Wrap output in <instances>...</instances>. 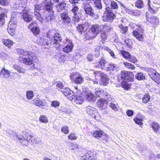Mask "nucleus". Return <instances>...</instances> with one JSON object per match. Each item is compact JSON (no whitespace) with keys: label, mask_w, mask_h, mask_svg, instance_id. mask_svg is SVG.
Returning a JSON list of instances; mask_svg holds the SVG:
<instances>
[{"label":"nucleus","mask_w":160,"mask_h":160,"mask_svg":"<svg viewBox=\"0 0 160 160\" xmlns=\"http://www.w3.org/2000/svg\"><path fill=\"white\" fill-rule=\"evenodd\" d=\"M39 119V121L45 123L48 122L47 117L43 115L40 116Z\"/></svg>","instance_id":"13d9d810"},{"label":"nucleus","mask_w":160,"mask_h":160,"mask_svg":"<svg viewBox=\"0 0 160 160\" xmlns=\"http://www.w3.org/2000/svg\"><path fill=\"white\" fill-rule=\"evenodd\" d=\"M32 102V103L40 107L45 106L46 104L45 100L39 99H34Z\"/></svg>","instance_id":"dca6fc26"},{"label":"nucleus","mask_w":160,"mask_h":160,"mask_svg":"<svg viewBox=\"0 0 160 160\" xmlns=\"http://www.w3.org/2000/svg\"><path fill=\"white\" fill-rule=\"evenodd\" d=\"M104 73L102 72L101 71H97L94 72L93 74L95 78H97L98 77H100L101 78L102 76V74H103Z\"/></svg>","instance_id":"052dcab7"},{"label":"nucleus","mask_w":160,"mask_h":160,"mask_svg":"<svg viewBox=\"0 0 160 160\" xmlns=\"http://www.w3.org/2000/svg\"><path fill=\"white\" fill-rule=\"evenodd\" d=\"M119 27L120 29V32L122 33H125L128 31V28L127 26H124L122 24H120L119 25Z\"/></svg>","instance_id":"49530a36"},{"label":"nucleus","mask_w":160,"mask_h":160,"mask_svg":"<svg viewBox=\"0 0 160 160\" xmlns=\"http://www.w3.org/2000/svg\"><path fill=\"white\" fill-rule=\"evenodd\" d=\"M135 78L139 80H142L145 79V77L143 74L141 72L137 73L135 75Z\"/></svg>","instance_id":"72a5a7b5"},{"label":"nucleus","mask_w":160,"mask_h":160,"mask_svg":"<svg viewBox=\"0 0 160 160\" xmlns=\"http://www.w3.org/2000/svg\"><path fill=\"white\" fill-rule=\"evenodd\" d=\"M83 157H86V159H85L86 160L87 159L88 160H94L96 159V157L92 155L91 153H87L85 155L83 156Z\"/></svg>","instance_id":"ea45409f"},{"label":"nucleus","mask_w":160,"mask_h":160,"mask_svg":"<svg viewBox=\"0 0 160 160\" xmlns=\"http://www.w3.org/2000/svg\"><path fill=\"white\" fill-rule=\"evenodd\" d=\"M149 76L155 82H160V74L152 68H149L148 70Z\"/></svg>","instance_id":"423d86ee"},{"label":"nucleus","mask_w":160,"mask_h":160,"mask_svg":"<svg viewBox=\"0 0 160 160\" xmlns=\"http://www.w3.org/2000/svg\"><path fill=\"white\" fill-rule=\"evenodd\" d=\"M53 4L51 2H47L45 7L44 10L48 12H54L53 10Z\"/></svg>","instance_id":"412c9836"},{"label":"nucleus","mask_w":160,"mask_h":160,"mask_svg":"<svg viewBox=\"0 0 160 160\" xmlns=\"http://www.w3.org/2000/svg\"><path fill=\"white\" fill-rule=\"evenodd\" d=\"M128 60L129 61L134 63L136 62L137 61V59L135 57L131 55Z\"/></svg>","instance_id":"69168bd1"},{"label":"nucleus","mask_w":160,"mask_h":160,"mask_svg":"<svg viewBox=\"0 0 160 160\" xmlns=\"http://www.w3.org/2000/svg\"><path fill=\"white\" fill-rule=\"evenodd\" d=\"M150 1L148 0V10L150 13L155 14L157 12L158 8L160 7V4H157L152 5L150 4Z\"/></svg>","instance_id":"9b49d317"},{"label":"nucleus","mask_w":160,"mask_h":160,"mask_svg":"<svg viewBox=\"0 0 160 160\" xmlns=\"http://www.w3.org/2000/svg\"><path fill=\"white\" fill-rule=\"evenodd\" d=\"M94 2V4L97 8L99 10L98 13L102 12V6L101 2V0H92Z\"/></svg>","instance_id":"a878e982"},{"label":"nucleus","mask_w":160,"mask_h":160,"mask_svg":"<svg viewBox=\"0 0 160 160\" xmlns=\"http://www.w3.org/2000/svg\"><path fill=\"white\" fill-rule=\"evenodd\" d=\"M143 5V2L142 0H138L135 3L136 6L139 8H142Z\"/></svg>","instance_id":"603ef678"},{"label":"nucleus","mask_w":160,"mask_h":160,"mask_svg":"<svg viewBox=\"0 0 160 160\" xmlns=\"http://www.w3.org/2000/svg\"><path fill=\"white\" fill-rule=\"evenodd\" d=\"M89 24L88 22H85L84 24H78L77 27V31L82 34V32H84L88 28Z\"/></svg>","instance_id":"4468645a"},{"label":"nucleus","mask_w":160,"mask_h":160,"mask_svg":"<svg viewBox=\"0 0 160 160\" xmlns=\"http://www.w3.org/2000/svg\"><path fill=\"white\" fill-rule=\"evenodd\" d=\"M101 82L102 84L104 86L107 85L108 83H109V78L104 73L102 74L100 78Z\"/></svg>","instance_id":"a211bd4d"},{"label":"nucleus","mask_w":160,"mask_h":160,"mask_svg":"<svg viewBox=\"0 0 160 160\" xmlns=\"http://www.w3.org/2000/svg\"><path fill=\"white\" fill-rule=\"evenodd\" d=\"M142 33H140L138 31H133L132 34L138 40L142 41L144 39V37L142 35Z\"/></svg>","instance_id":"393cba45"},{"label":"nucleus","mask_w":160,"mask_h":160,"mask_svg":"<svg viewBox=\"0 0 160 160\" xmlns=\"http://www.w3.org/2000/svg\"><path fill=\"white\" fill-rule=\"evenodd\" d=\"M106 92L104 91L103 90L102 91L101 89L99 88H96L95 89V93L96 95L100 98L103 97V96L104 95V93H105Z\"/></svg>","instance_id":"c756f323"},{"label":"nucleus","mask_w":160,"mask_h":160,"mask_svg":"<svg viewBox=\"0 0 160 160\" xmlns=\"http://www.w3.org/2000/svg\"><path fill=\"white\" fill-rule=\"evenodd\" d=\"M146 18L148 21L151 23H156L158 21V19L156 16H153L152 17L147 18L146 14Z\"/></svg>","instance_id":"e433bc0d"},{"label":"nucleus","mask_w":160,"mask_h":160,"mask_svg":"<svg viewBox=\"0 0 160 160\" xmlns=\"http://www.w3.org/2000/svg\"><path fill=\"white\" fill-rule=\"evenodd\" d=\"M51 33L48 32L47 33V36L41 38L40 41V43L42 46L46 45L50 46L53 44H58L59 45H62V38L61 35L58 33H55L54 35H51Z\"/></svg>","instance_id":"f257e3e1"},{"label":"nucleus","mask_w":160,"mask_h":160,"mask_svg":"<svg viewBox=\"0 0 160 160\" xmlns=\"http://www.w3.org/2000/svg\"><path fill=\"white\" fill-rule=\"evenodd\" d=\"M104 95L103 96V97L105 98L104 99L106 100L108 102V101H112V100L113 101V99L111 97L110 95L107 92H105V93H104Z\"/></svg>","instance_id":"37998d69"},{"label":"nucleus","mask_w":160,"mask_h":160,"mask_svg":"<svg viewBox=\"0 0 160 160\" xmlns=\"http://www.w3.org/2000/svg\"><path fill=\"white\" fill-rule=\"evenodd\" d=\"M123 64L126 68L131 69L132 70L135 69V67L131 63L128 62H124Z\"/></svg>","instance_id":"864d4df0"},{"label":"nucleus","mask_w":160,"mask_h":160,"mask_svg":"<svg viewBox=\"0 0 160 160\" xmlns=\"http://www.w3.org/2000/svg\"><path fill=\"white\" fill-rule=\"evenodd\" d=\"M100 98V99H99V100L97 102V105L102 109H105L107 107L108 104V101L106 100L103 98V97Z\"/></svg>","instance_id":"ddd939ff"},{"label":"nucleus","mask_w":160,"mask_h":160,"mask_svg":"<svg viewBox=\"0 0 160 160\" xmlns=\"http://www.w3.org/2000/svg\"><path fill=\"white\" fill-rule=\"evenodd\" d=\"M10 73V72L9 71L3 68L0 72V75L1 77L4 78H7L9 77Z\"/></svg>","instance_id":"aec40b11"},{"label":"nucleus","mask_w":160,"mask_h":160,"mask_svg":"<svg viewBox=\"0 0 160 160\" xmlns=\"http://www.w3.org/2000/svg\"><path fill=\"white\" fill-rule=\"evenodd\" d=\"M127 76V78H126L124 82H128L129 81L132 82L133 81V76H132V74L130 72H129V74Z\"/></svg>","instance_id":"8fccbe9b"},{"label":"nucleus","mask_w":160,"mask_h":160,"mask_svg":"<svg viewBox=\"0 0 160 160\" xmlns=\"http://www.w3.org/2000/svg\"><path fill=\"white\" fill-rule=\"evenodd\" d=\"M34 14L37 19L42 22L43 21V18L41 17V15L40 13L38 11H35L34 12Z\"/></svg>","instance_id":"a18cd8bd"},{"label":"nucleus","mask_w":160,"mask_h":160,"mask_svg":"<svg viewBox=\"0 0 160 160\" xmlns=\"http://www.w3.org/2000/svg\"><path fill=\"white\" fill-rule=\"evenodd\" d=\"M13 68L18 72L21 73H24L25 71V70L21 68L17 64H14L13 66Z\"/></svg>","instance_id":"4c0bfd02"},{"label":"nucleus","mask_w":160,"mask_h":160,"mask_svg":"<svg viewBox=\"0 0 160 160\" xmlns=\"http://www.w3.org/2000/svg\"><path fill=\"white\" fill-rule=\"evenodd\" d=\"M17 52L19 54L24 56H28L29 57L23 58L22 60L23 63L27 65H31L33 64V62H37L38 59L35 54L32 52L27 51L22 49H17Z\"/></svg>","instance_id":"f03ea898"},{"label":"nucleus","mask_w":160,"mask_h":160,"mask_svg":"<svg viewBox=\"0 0 160 160\" xmlns=\"http://www.w3.org/2000/svg\"><path fill=\"white\" fill-rule=\"evenodd\" d=\"M121 54L126 59H128L131 55L128 52L126 51H122L121 52Z\"/></svg>","instance_id":"5fc2aeb1"},{"label":"nucleus","mask_w":160,"mask_h":160,"mask_svg":"<svg viewBox=\"0 0 160 160\" xmlns=\"http://www.w3.org/2000/svg\"><path fill=\"white\" fill-rule=\"evenodd\" d=\"M62 45H65L63 48V51L66 53L70 52L72 51L73 47V44L71 40L68 38L62 41Z\"/></svg>","instance_id":"20e7f679"},{"label":"nucleus","mask_w":160,"mask_h":160,"mask_svg":"<svg viewBox=\"0 0 160 160\" xmlns=\"http://www.w3.org/2000/svg\"><path fill=\"white\" fill-rule=\"evenodd\" d=\"M3 44L8 48H10L13 44V41L9 39H3L2 40Z\"/></svg>","instance_id":"c85d7f7f"},{"label":"nucleus","mask_w":160,"mask_h":160,"mask_svg":"<svg viewBox=\"0 0 160 160\" xmlns=\"http://www.w3.org/2000/svg\"><path fill=\"white\" fill-rule=\"evenodd\" d=\"M126 12L130 14L133 15H137V13L138 11L137 10H133L132 9H127L126 10Z\"/></svg>","instance_id":"bf43d9fd"},{"label":"nucleus","mask_w":160,"mask_h":160,"mask_svg":"<svg viewBox=\"0 0 160 160\" xmlns=\"http://www.w3.org/2000/svg\"><path fill=\"white\" fill-rule=\"evenodd\" d=\"M102 29H103V31H106L107 32L110 31L111 29L112 26L111 24H105L102 26H101Z\"/></svg>","instance_id":"79ce46f5"},{"label":"nucleus","mask_w":160,"mask_h":160,"mask_svg":"<svg viewBox=\"0 0 160 160\" xmlns=\"http://www.w3.org/2000/svg\"><path fill=\"white\" fill-rule=\"evenodd\" d=\"M54 14V12H48L47 16L46 17L45 21L46 22L53 21L55 17Z\"/></svg>","instance_id":"b1692460"},{"label":"nucleus","mask_w":160,"mask_h":160,"mask_svg":"<svg viewBox=\"0 0 160 160\" xmlns=\"http://www.w3.org/2000/svg\"><path fill=\"white\" fill-rule=\"evenodd\" d=\"M100 37L102 40V42L103 43L107 37V34L106 32L102 31L100 33Z\"/></svg>","instance_id":"6e6d98bb"},{"label":"nucleus","mask_w":160,"mask_h":160,"mask_svg":"<svg viewBox=\"0 0 160 160\" xmlns=\"http://www.w3.org/2000/svg\"><path fill=\"white\" fill-rule=\"evenodd\" d=\"M26 95L28 99L29 100L32 99L34 96L33 92L32 91H28L26 92Z\"/></svg>","instance_id":"c03bdc74"},{"label":"nucleus","mask_w":160,"mask_h":160,"mask_svg":"<svg viewBox=\"0 0 160 160\" xmlns=\"http://www.w3.org/2000/svg\"><path fill=\"white\" fill-rule=\"evenodd\" d=\"M99 64L102 69L106 70L108 69L109 63L104 59H102L99 61Z\"/></svg>","instance_id":"5701e85b"},{"label":"nucleus","mask_w":160,"mask_h":160,"mask_svg":"<svg viewBox=\"0 0 160 160\" xmlns=\"http://www.w3.org/2000/svg\"><path fill=\"white\" fill-rule=\"evenodd\" d=\"M86 110L87 113L89 115H94L96 113H97V112L96 109L90 106H88L86 108Z\"/></svg>","instance_id":"6ab92c4d"},{"label":"nucleus","mask_w":160,"mask_h":160,"mask_svg":"<svg viewBox=\"0 0 160 160\" xmlns=\"http://www.w3.org/2000/svg\"><path fill=\"white\" fill-rule=\"evenodd\" d=\"M78 14H74L73 16V20L76 22H78L79 20V18Z\"/></svg>","instance_id":"774afa93"},{"label":"nucleus","mask_w":160,"mask_h":160,"mask_svg":"<svg viewBox=\"0 0 160 160\" xmlns=\"http://www.w3.org/2000/svg\"><path fill=\"white\" fill-rule=\"evenodd\" d=\"M116 103V102H113V101H112L109 105L110 107L115 111H117L118 110V105Z\"/></svg>","instance_id":"09e8293b"},{"label":"nucleus","mask_w":160,"mask_h":160,"mask_svg":"<svg viewBox=\"0 0 160 160\" xmlns=\"http://www.w3.org/2000/svg\"><path fill=\"white\" fill-rule=\"evenodd\" d=\"M89 1L87 2H84L82 5V8L87 14L90 16L93 14V9L89 3Z\"/></svg>","instance_id":"6e6552de"},{"label":"nucleus","mask_w":160,"mask_h":160,"mask_svg":"<svg viewBox=\"0 0 160 160\" xmlns=\"http://www.w3.org/2000/svg\"><path fill=\"white\" fill-rule=\"evenodd\" d=\"M71 78L75 79L74 82L78 84H80L83 81L84 78L82 77L78 72L73 73L71 76Z\"/></svg>","instance_id":"9d476101"},{"label":"nucleus","mask_w":160,"mask_h":160,"mask_svg":"<svg viewBox=\"0 0 160 160\" xmlns=\"http://www.w3.org/2000/svg\"><path fill=\"white\" fill-rule=\"evenodd\" d=\"M17 20H15L14 18L11 19L9 22L7 30L8 32L11 36H13L14 34L17 26Z\"/></svg>","instance_id":"0eeeda50"},{"label":"nucleus","mask_w":160,"mask_h":160,"mask_svg":"<svg viewBox=\"0 0 160 160\" xmlns=\"http://www.w3.org/2000/svg\"><path fill=\"white\" fill-rule=\"evenodd\" d=\"M61 91L65 96L67 97V98L70 100H72L75 97L74 92L68 88H62Z\"/></svg>","instance_id":"1a4fd4ad"},{"label":"nucleus","mask_w":160,"mask_h":160,"mask_svg":"<svg viewBox=\"0 0 160 160\" xmlns=\"http://www.w3.org/2000/svg\"><path fill=\"white\" fill-rule=\"evenodd\" d=\"M104 132L102 131L99 130L94 132L92 135L94 137L99 138L102 137Z\"/></svg>","instance_id":"2f4dec72"},{"label":"nucleus","mask_w":160,"mask_h":160,"mask_svg":"<svg viewBox=\"0 0 160 160\" xmlns=\"http://www.w3.org/2000/svg\"><path fill=\"white\" fill-rule=\"evenodd\" d=\"M66 6V3L65 2L58 3L56 6L57 11L60 12L63 9H65Z\"/></svg>","instance_id":"4be33fe9"},{"label":"nucleus","mask_w":160,"mask_h":160,"mask_svg":"<svg viewBox=\"0 0 160 160\" xmlns=\"http://www.w3.org/2000/svg\"><path fill=\"white\" fill-rule=\"evenodd\" d=\"M108 69H106L107 71H111V70H113L114 68H116L117 65L116 64H109V66L108 67Z\"/></svg>","instance_id":"e2e57ef3"},{"label":"nucleus","mask_w":160,"mask_h":160,"mask_svg":"<svg viewBox=\"0 0 160 160\" xmlns=\"http://www.w3.org/2000/svg\"><path fill=\"white\" fill-rule=\"evenodd\" d=\"M111 6L113 9H117L118 8V5L117 3L114 1H111Z\"/></svg>","instance_id":"680f3d73"},{"label":"nucleus","mask_w":160,"mask_h":160,"mask_svg":"<svg viewBox=\"0 0 160 160\" xmlns=\"http://www.w3.org/2000/svg\"><path fill=\"white\" fill-rule=\"evenodd\" d=\"M102 30L101 26L96 24L92 27L91 31L92 33L96 36Z\"/></svg>","instance_id":"2eb2a0df"},{"label":"nucleus","mask_w":160,"mask_h":160,"mask_svg":"<svg viewBox=\"0 0 160 160\" xmlns=\"http://www.w3.org/2000/svg\"><path fill=\"white\" fill-rule=\"evenodd\" d=\"M4 11V10L3 9L0 7V22H1L2 24L4 23L3 18L5 15Z\"/></svg>","instance_id":"a19ab883"},{"label":"nucleus","mask_w":160,"mask_h":160,"mask_svg":"<svg viewBox=\"0 0 160 160\" xmlns=\"http://www.w3.org/2000/svg\"><path fill=\"white\" fill-rule=\"evenodd\" d=\"M31 31L35 35L38 34L40 32L39 28L36 27H33L31 28Z\"/></svg>","instance_id":"4d7b16f0"},{"label":"nucleus","mask_w":160,"mask_h":160,"mask_svg":"<svg viewBox=\"0 0 160 160\" xmlns=\"http://www.w3.org/2000/svg\"><path fill=\"white\" fill-rule=\"evenodd\" d=\"M51 105L52 107L57 108L59 106L60 103L57 101H53L52 102Z\"/></svg>","instance_id":"338daca9"},{"label":"nucleus","mask_w":160,"mask_h":160,"mask_svg":"<svg viewBox=\"0 0 160 160\" xmlns=\"http://www.w3.org/2000/svg\"><path fill=\"white\" fill-rule=\"evenodd\" d=\"M85 98L89 101H93L95 100V97L93 94L91 92H89L86 94L85 95Z\"/></svg>","instance_id":"f704fd0d"},{"label":"nucleus","mask_w":160,"mask_h":160,"mask_svg":"<svg viewBox=\"0 0 160 160\" xmlns=\"http://www.w3.org/2000/svg\"><path fill=\"white\" fill-rule=\"evenodd\" d=\"M61 131L62 132L65 134H68L69 132L68 128L67 126H64L62 127L61 128Z\"/></svg>","instance_id":"0e129e2a"},{"label":"nucleus","mask_w":160,"mask_h":160,"mask_svg":"<svg viewBox=\"0 0 160 160\" xmlns=\"http://www.w3.org/2000/svg\"><path fill=\"white\" fill-rule=\"evenodd\" d=\"M84 100V98L81 95H78L76 96L75 98L74 101L77 104H81L83 102Z\"/></svg>","instance_id":"bb28decb"},{"label":"nucleus","mask_w":160,"mask_h":160,"mask_svg":"<svg viewBox=\"0 0 160 160\" xmlns=\"http://www.w3.org/2000/svg\"><path fill=\"white\" fill-rule=\"evenodd\" d=\"M12 135L13 137L16 138L18 141H19L20 142L24 138L23 135L20 134H17L14 132H13Z\"/></svg>","instance_id":"c9c22d12"},{"label":"nucleus","mask_w":160,"mask_h":160,"mask_svg":"<svg viewBox=\"0 0 160 160\" xmlns=\"http://www.w3.org/2000/svg\"><path fill=\"white\" fill-rule=\"evenodd\" d=\"M102 16V19L104 21H108L109 20L113 19L115 17V14L113 12L112 8L109 7L106 8Z\"/></svg>","instance_id":"7ed1b4c3"},{"label":"nucleus","mask_w":160,"mask_h":160,"mask_svg":"<svg viewBox=\"0 0 160 160\" xmlns=\"http://www.w3.org/2000/svg\"><path fill=\"white\" fill-rule=\"evenodd\" d=\"M28 0H17L13 5V8L17 10L23 11L26 8V4Z\"/></svg>","instance_id":"39448f33"},{"label":"nucleus","mask_w":160,"mask_h":160,"mask_svg":"<svg viewBox=\"0 0 160 160\" xmlns=\"http://www.w3.org/2000/svg\"><path fill=\"white\" fill-rule=\"evenodd\" d=\"M61 17L64 21H66L67 23V22H69L70 21V19L69 17L68 14L66 12H64L61 14ZM65 22V21L64 22Z\"/></svg>","instance_id":"7c9ffc66"},{"label":"nucleus","mask_w":160,"mask_h":160,"mask_svg":"<svg viewBox=\"0 0 160 160\" xmlns=\"http://www.w3.org/2000/svg\"><path fill=\"white\" fill-rule=\"evenodd\" d=\"M151 127L153 131L155 132H157L160 128L159 125L156 122H153L151 124Z\"/></svg>","instance_id":"473e14b6"},{"label":"nucleus","mask_w":160,"mask_h":160,"mask_svg":"<svg viewBox=\"0 0 160 160\" xmlns=\"http://www.w3.org/2000/svg\"><path fill=\"white\" fill-rule=\"evenodd\" d=\"M124 42L125 43L126 45L129 48H132V42L131 40L129 39H127L124 40Z\"/></svg>","instance_id":"3c124183"},{"label":"nucleus","mask_w":160,"mask_h":160,"mask_svg":"<svg viewBox=\"0 0 160 160\" xmlns=\"http://www.w3.org/2000/svg\"><path fill=\"white\" fill-rule=\"evenodd\" d=\"M32 137L29 135H28L26 136L21 141H20V143L23 146H27L28 144V142L30 141H32Z\"/></svg>","instance_id":"f3484780"},{"label":"nucleus","mask_w":160,"mask_h":160,"mask_svg":"<svg viewBox=\"0 0 160 160\" xmlns=\"http://www.w3.org/2000/svg\"><path fill=\"white\" fill-rule=\"evenodd\" d=\"M142 102L143 103H147L150 100V96L148 94L146 93L144 95L142 98Z\"/></svg>","instance_id":"de8ad7c7"},{"label":"nucleus","mask_w":160,"mask_h":160,"mask_svg":"<svg viewBox=\"0 0 160 160\" xmlns=\"http://www.w3.org/2000/svg\"><path fill=\"white\" fill-rule=\"evenodd\" d=\"M22 12H19V13H22V17L25 21L29 22L32 20V17L28 13V12L27 10L24 9L22 11Z\"/></svg>","instance_id":"f8f14e48"},{"label":"nucleus","mask_w":160,"mask_h":160,"mask_svg":"<svg viewBox=\"0 0 160 160\" xmlns=\"http://www.w3.org/2000/svg\"><path fill=\"white\" fill-rule=\"evenodd\" d=\"M129 74V72L125 71H122L121 72L120 75V78L121 79L122 83L124 82L126 78H127V76Z\"/></svg>","instance_id":"cd10ccee"},{"label":"nucleus","mask_w":160,"mask_h":160,"mask_svg":"<svg viewBox=\"0 0 160 160\" xmlns=\"http://www.w3.org/2000/svg\"><path fill=\"white\" fill-rule=\"evenodd\" d=\"M143 118V116L140 115H138L136 118L133 119V120L137 124L140 125L142 123Z\"/></svg>","instance_id":"58836bf2"}]
</instances>
